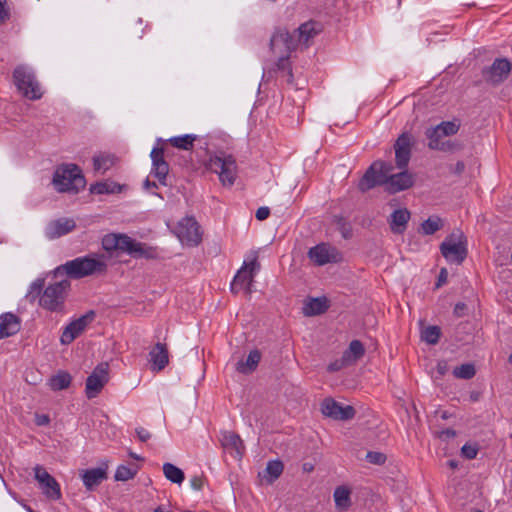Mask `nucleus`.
Masks as SVG:
<instances>
[{"instance_id": "nucleus-1", "label": "nucleus", "mask_w": 512, "mask_h": 512, "mask_svg": "<svg viewBox=\"0 0 512 512\" xmlns=\"http://www.w3.org/2000/svg\"><path fill=\"white\" fill-rule=\"evenodd\" d=\"M394 167L391 163L377 160L371 164L361 178L358 187L366 192L376 186L385 185L389 193H397L413 185L412 175L407 171L392 174Z\"/></svg>"}, {"instance_id": "nucleus-2", "label": "nucleus", "mask_w": 512, "mask_h": 512, "mask_svg": "<svg viewBox=\"0 0 512 512\" xmlns=\"http://www.w3.org/2000/svg\"><path fill=\"white\" fill-rule=\"evenodd\" d=\"M107 271V264L104 260L95 256L77 257L58 266L55 274H66L72 279H81L93 274H103Z\"/></svg>"}, {"instance_id": "nucleus-3", "label": "nucleus", "mask_w": 512, "mask_h": 512, "mask_svg": "<svg viewBox=\"0 0 512 512\" xmlns=\"http://www.w3.org/2000/svg\"><path fill=\"white\" fill-rule=\"evenodd\" d=\"M52 183L58 192L78 193L85 187L86 180L78 165L68 163L56 168Z\"/></svg>"}, {"instance_id": "nucleus-4", "label": "nucleus", "mask_w": 512, "mask_h": 512, "mask_svg": "<svg viewBox=\"0 0 512 512\" xmlns=\"http://www.w3.org/2000/svg\"><path fill=\"white\" fill-rule=\"evenodd\" d=\"M70 285L69 280H61L48 285L43 290L39 305L51 312H64L65 299Z\"/></svg>"}, {"instance_id": "nucleus-5", "label": "nucleus", "mask_w": 512, "mask_h": 512, "mask_svg": "<svg viewBox=\"0 0 512 512\" xmlns=\"http://www.w3.org/2000/svg\"><path fill=\"white\" fill-rule=\"evenodd\" d=\"M443 257L453 263L461 264L467 257V238L461 230L453 231L440 245Z\"/></svg>"}, {"instance_id": "nucleus-6", "label": "nucleus", "mask_w": 512, "mask_h": 512, "mask_svg": "<svg viewBox=\"0 0 512 512\" xmlns=\"http://www.w3.org/2000/svg\"><path fill=\"white\" fill-rule=\"evenodd\" d=\"M13 79L17 89L25 98L38 100L42 97L41 87L29 67L25 65L17 66L13 71Z\"/></svg>"}, {"instance_id": "nucleus-7", "label": "nucleus", "mask_w": 512, "mask_h": 512, "mask_svg": "<svg viewBox=\"0 0 512 512\" xmlns=\"http://www.w3.org/2000/svg\"><path fill=\"white\" fill-rule=\"evenodd\" d=\"M206 168L217 173L223 185H233L237 166L232 155H226L224 152H221L211 156L206 163Z\"/></svg>"}, {"instance_id": "nucleus-8", "label": "nucleus", "mask_w": 512, "mask_h": 512, "mask_svg": "<svg viewBox=\"0 0 512 512\" xmlns=\"http://www.w3.org/2000/svg\"><path fill=\"white\" fill-rule=\"evenodd\" d=\"M269 46L274 55L290 57L297 48L296 36L290 34L286 29L278 28L271 36Z\"/></svg>"}, {"instance_id": "nucleus-9", "label": "nucleus", "mask_w": 512, "mask_h": 512, "mask_svg": "<svg viewBox=\"0 0 512 512\" xmlns=\"http://www.w3.org/2000/svg\"><path fill=\"white\" fill-rule=\"evenodd\" d=\"M175 233L182 243L197 246L202 240L200 226L194 217H185L175 228Z\"/></svg>"}, {"instance_id": "nucleus-10", "label": "nucleus", "mask_w": 512, "mask_h": 512, "mask_svg": "<svg viewBox=\"0 0 512 512\" xmlns=\"http://www.w3.org/2000/svg\"><path fill=\"white\" fill-rule=\"evenodd\" d=\"M109 380L107 362L98 364L86 380L85 393L88 399L95 398Z\"/></svg>"}, {"instance_id": "nucleus-11", "label": "nucleus", "mask_w": 512, "mask_h": 512, "mask_svg": "<svg viewBox=\"0 0 512 512\" xmlns=\"http://www.w3.org/2000/svg\"><path fill=\"white\" fill-rule=\"evenodd\" d=\"M96 313L89 310L81 317L71 321L63 330L60 341L64 345L72 343L79 335H81L87 326L95 319Z\"/></svg>"}, {"instance_id": "nucleus-12", "label": "nucleus", "mask_w": 512, "mask_h": 512, "mask_svg": "<svg viewBox=\"0 0 512 512\" xmlns=\"http://www.w3.org/2000/svg\"><path fill=\"white\" fill-rule=\"evenodd\" d=\"M259 267L256 259L251 261L248 265L245 264L235 275L231 283V292L234 294L240 291H245L246 294L251 293V286L254 279V271Z\"/></svg>"}, {"instance_id": "nucleus-13", "label": "nucleus", "mask_w": 512, "mask_h": 512, "mask_svg": "<svg viewBox=\"0 0 512 512\" xmlns=\"http://www.w3.org/2000/svg\"><path fill=\"white\" fill-rule=\"evenodd\" d=\"M34 472L35 479L38 481L43 494L51 500L60 499L61 489L56 479L50 475L44 467L40 465H37L34 468Z\"/></svg>"}, {"instance_id": "nucleus-14", "label": "nucleus", "mask_w": 512, "mask_h": 512, "mask_svg": "<svg viewBox=\"0 0 512 512\" xmlns=\"http://www.w3.org/2000/svg\"><path fill=\"white\" fill-rule=\"evenodd\" d=\"M511 71V63L506 58H497L490 67L482 70V75L486 82L492 85H499L509 75Z\"/></svg>"}, {"instance_id": "nucleus-15", "label": "nucleus", "mask_w": 512, "mask_h": 512, "mask_svg": "<svg viewBox=\"0 0 512 512\" xmlns=\"http://www.w3.org/2000/svg\"><path fill=\"white\" fill-rule=\"evenodd\" d=\"M414 144L413 136L408 132H403L397 138L394 144L396 166L402 170L405 169L411 158V149Z\"/></svg>"}, {"instance_id": "nucleus-16", "label": "nucleus", "mask_w": 512, "mask_h": 512, "mask_svg": "<svg viewBox=\"0 0 512 512\" xmlns=\"http://www.w3.org/2000/svg\"><path fill=\"white\" fill-rule=\"evenodd\" d=\"M322 413L334 420H350L354 418L356 411L350 406H342L339 402L332 398H326L321 405Z\"/></svg>"}, {"instance_id": "nucleus-17", "label": "nucleus", "mask_w": 512, "mask_h": 512, "mask_svg": "<svg viewBox=\"0 0 512 512\" xmlns=\"http://www.w3.org/2000/svg\"><path fill=\"white\" fill-rule=\"evenodd\" d=\"M308 256L318 266H323L327 263H335L339 260L337 249L326 243H321L310 248Z\"/></svg>"}, {"instance_id": "nucleus-18", "label": "nucleus", "mask_w": 512, "mask_h": 512, "mask_svg": "<svg viewBox=\"0 0 512 512\" xmlns=\"http://www.w3.org/2000/svg\"><path fill=\"white\" fill-rule=\"evenodd\" d=\"M152 160L151 174L158 179L161 185H166V178L169 173V164L164 158V148L154 147L150 153Z\"/></svg>"}, {"instance_id": "nucleus-19", "label": "nucleus", "mask_w": 512, "mask_h": 512, "mask_svg": "<svg viewBox=\"0 0 512 512\" xmlns=\"http://www.w3.org/2000/svg\"><path fill=\"white\" fill-rule=\"evenodd\" d=\"M76 227V223L70 218H60L51 221L46 227V236L49 239H56L61 236L68 234L73 231Z\"/></svg>"}, {"instance_id": "nucleus-20", "label": "nucleus", "mask_w": 512, "mask_h": 512, "mask_svg": "<svg viewBox=\"0 0 512 512\" xmlns=\"http://www.w3.org/2000/svg\"><path fill=\"white\" fill-rule=\"evenodd\" d=\"M125 249V253L129 254L133 258L154 259L157 256L155 248L138 242L131 237H129L128 242L125 243Z\"/></svg>"}, {"instance_id": "nucleus-21", "label": "nucleus", "mask_w": 512, "mask_h": 512, "mask_svg": "<svg viewBox=\"0 0 512 512\" xmlns=\"http://www.w3.org/2000/svg\"><path fill=\"white\" fill-rule=\"evenodd\" d=\"M221 446L228 451H234L235 457L241 458L245 451V446L240 436L232 431H224L220 438Z\"/></svg>"}, {"instance_id": "nucleus-22", "label": "nucleus", "mask_w": 512, "mask_h": 512, "mask_svg": "<svg viewBox=\"0 0 512 512\" xmlns=\"http://www.w3.org/2000/svg\"><path fill=\"white\" fill-rule=\"evenodd\" d=\"M320 32V27L317 22L308 21L300 25V27L294 31L296 36L297 46L300 44L308 47L310 40H312Z\"/></svg>"}, {"instance_id": "nucleus-23", "label": "nucleus", "mask_w": 512, "mask_h": 512, "mask_svg": "<svg viewBox=\"0 0 512 512\" xmlns=\"http://www.w3.org/2000/svg\"><path fill=\"white\" fill-rule=\"evenodd\" d=\"M129 236L121 233H110L102 238V247L105 251L112 253L114 251L126 252L125 243Z\"/></svg>"}, {"instance_id": "nucleus-24", "label": "nucleus", "mask_w": 512, "mask_h": 512, "mask_svg": "<svg viewBox=\"0 0 512 512\" xmlns=\"http://www.w3.org/2000/svg\"><path fill=\"white\" fill-rule=\"evenodd\" d=\"M20 330V319L12 314L5 313L0 316V339L12 336Z\"/></svg>"}, {"instance_id": "nucleus-25", "label": "nucleus", "mask_w": 512, "mask_h": 512, "mask_svg": "<svg viewBox=\"0 0 512 512\" xmlns=\"http://www.w3.org/2000/svg\"><path fill=\"white\" fill-rule=\"evenodd\" d=\"M410 219V212L404 209L395 210L389 219L390 229L395 234H402L407 228Z\"/></svg>"}, {"instance_id": "nucleus-26", "label": "nucleus", "mask_w": 512, "mask_h": 512, "mask_svg": "<svg viewBox=\"0 0 512 512\" xmlns=\"http://www.w3.org/2000/svg\"><path fill=\"white\" fill-rule=\"evenodd\" d=\"M107 478V472L103 468H92L83 471L82 480L87 490H93Z\"/></svg>"}, {"instance_id": "nucleus-27", "label": "nucleus", "mask_w": 512, "mask_h": 512, "mask_svg": "<svg viewBox=\"0 0 512 512\" xmlns=\"http://www.w3.org/2000/svg\"><path fill=\"white\" fill-rule=\"evenodd\" d=\"M150 361L153 363L154 370H163L168 362V350L165 344L157 343L149 353Z\"/></svg>"}, {"instance_id": "nucleus-28", "label": "nucleus", "mask_w": 512, "mask_h": 512, "mask_svg": "<svg viewBox=\"0 0 512 512\" xmlns=\"http://www.w3.org/2000/svg\"><path fill=\"white\" fill-rule=\"evenodd\" d=\"M261 360V353L259 350L255 349L250 351L247 356V359L240 360L236 364V370L242 374H250L256 370L259 362Z\"/></svg>"}, {"instance_id": "nucleus-29", "label": "nucleus", "mask_w": 512, "mask_h": 512, "mask_svg": "<svg viewBox=\"0 0 512 512\" xmlns=\"http://www.w3.org/2000/svg\"><path fill=\"white\" fill-rule=\"evenodd\" d=\"M329 308V301L326 297L311 298L303 307L306 316L323 314Z\"/></svg>"}, {"instance_id": "nucleus-30", "label": "nucleus", "mask_w": 512, "mask_h": 512, "mask_svg": "<svg viewBox=\"0 0 512 512\" xmlns=\"http://www.w3.org/2000/svg\"><path fill=\"white\" fill-rule=\"evenodd\" d=\"M117 158L110 153H101L93 157V168L95 172L105 174L116 163Z\"/></svg>"}, {"instance_id": "nucleus-31", "label": "nucleus", "mask_w": 512, "mask_h": 512, "mask_svg": "<svg viewBox=\"0 0 512 512\" xmlns=\"http://www.w3.org/2000/svg\"><path fill=\"white\" fill-rule=\"evenodd\" d=\"M72 381L71 375L66 371H59L56 375L52 376L49 380V386L53 391H60L67 389Z\"/></svg>"}, {"instance_id": "nucleus-32", "label": "nucleus", "mask_w": 512, "mask_h": 512, "mask_svg": "<svg viewBox=\"0 0 512 512\" xmlns=\"http://www.w3.org/2000/svg\"><path fill=\"white\" fill-rule=\"evenodd\" d=\"M196 139V135L185 134L182 136L171 137L170 139L167 140V142L175 148L190 151L193 149L194 142Z\"/></svg>"}, {"instance_id": "nucleus-33", "label": "nucleus", "mask_w": 512, "mask_h": 512, "mask_svg": "<svg viewBox=\"0 0 512 512\" xmlns=\"http://www.w3.org/2000/svg\"><path fill=\"white\" fill-rule=\"evenodd\" d=\"M364 353L365 349L362 342L359 340H353L350 342L348 349L343 353V356L350 364H352L359 360Z\"/></svg>"}, {"instance_id": "nucleus-34", "label": "nucleus", "mask_w": 512, "mask_h": 512, "mask_svg": "<svg viewBox=\"0 0 512 512\" xmlns=\"http://www.w3.org/2000/svg\"><path fill=\"white\" fill-rule=\"evenodd\" d=\"M335 505L339 510H347L351 505L350 490L339 486L334 491Z\"/></svg>"}, {"instance_id": "nucleus-35", "label": "nucleus", "mask_w": 512, "mask_h": 512, "mask_svg": "<svg viewBox=\"0 0 512 512\" xmlns=\"http://www.w3.org/2000/svg\"><path fill=\"white\" fill-rule=\"evenodd\" d=\"M163 473L166 479L175 484H181L185 479L184 472L172 463H164Z\"/></svg>"}, {"instance_id": "nucleus-36", "label": "nucleus", "mask_w": 512, "mask_h": 512, "mask_svg": "<svg viewBox=\"0 0 512 512\" xmlns=\"http://www.w3.org/2000/svg\"><path fill=\"white\" fill-rule=\"evenodd\" d=\"M442 227V219L438 216H431L421 224V233L424 235H432Z\"/></svg>"}, {"instance_id": "nucleus-37", "label": "nucleus", "mask_w": 512, "mask_h": 512, "mask_svg": "<svg viewBox=\"0 0 512 512\" xmlns=\"http://www.w3.org/2000/svg\"><path fill=\"white\" fill-rule=\"evenodd\" d=\"M425 136L429 140L428 147L431 150H437L441 143H443L445 140V136L441 134L440 130L436 126L427 128L425 131Z\"/></svg>"}, {"instance_id": "nucleus-38", "label": "nucleus", "mask_w": 512, "mask_h": 512, "mask_svg": "<svg viewBox=\"0 0 512 512\" xmlns=\"http://www.w3.org/2000/svg\"><path fill=\"white\" fill-rule=\"evenodd\" d=\"M120 191V186L113 182H97L90 186V192L94 194H109Z\"/></svg>"}, {"instance_id": "nucleus-39", "label": "nucleus", "mask_w": 512, "mask_h": 512, "mask_svg": "<svg viewBox=\"0 0 512 512\" xmlns=\"http://www.w3.org/2000/svg\"><path fill=\"white\" fill-rule=\"evenodd\" d=\"M441 330L438 326H427L422 330L421 338L430 345H435L439 342Z\"/></svg>"}, {"instance_id": "nucleus-40", "label": "nucleus", "mask_w": 512, "mask_h": 512, "mask_svg": "<svg viewBox=\"0 0 512 512\" xmlns=\"http://www.w3.org/2000/svg\"><path fill=\"white\" fill-rule=\"evenodd\" d=\"M278 61L276 63L277 70L282 73V76L286 78V82L289 84L293 83V73L289 62L290 57L277 56Z\"/></svg>"}, {"instance_id": "nucleus-41", "label": "nucleus", "mask_w": 512, "mask_h": 512, "mask_svg": "<svg viewBox=\"0 0 512 512\" xmlns=\"http://www.w3.org/2000/svg\"><path fill=\"white\" fill-rule=\"evenodd\" d=\"M476 374L475 365L472 363L462 364L458 367H455L453 370V375L458 379L469 380L473 378Z\"/></svg>"}, {"instance_id": "nucleus-42", "label": "nucleus", "mask_w": 512, "mask_h": 512, "mask_svg": "<svg viewBox=\"0 0 512 512\" xmlns=\"http://www.w3.org/2000/svg\"><path fill=\"white\" fill-rule=\"evenodd\" d=\"M284 469V465L280 460H272L267 463L266 473L269 475V482L272 483L280 477Z\"/></svg>"}, {"instance_id": "nucleus-43", "label": "nucleus", "mask_w": 512, "mask_h": 512, "mask_svg": "<svg viewBox=\"0 0 512 512\" xmlns=\"http://www.w3.org/2000/svg\"><path fill=\"white\" fill-rule=\"evenodd\" d=\"M45 280L43 278L36 279L29 288V291L26 295V298L29 299L31 302L36 300L37 298L40 299L43 290L45 289Z\"/></svg>"}, {"instance_id": "nucleus-44", "label": "nucleus", "mask_w": 512, "mask_h": 512, "mask_svg": "<svg viewBox=\"0 0 512 512\" xmlns=\"http://www.w3.org/2000/svg\"><path fill=\"white\" fill-rule=\"evenodd\" d=\"M136 473H137L136 468H132V467L126 466V465H120L116 469L114 479L116 481H127L130 479H133L135 477Z\"/></svg>"}, {"instance_id": "nucleus-45", "label": "nucleus", "mask_w": 512, "mask_h": 512, "mask_svg": "<svg viewBox=\"0 0 512 512\" xmlns=\"http://www.w3.org/2000/svg\"><path fill=\"white\" fill-rule=\"evenodd\" d=\"M441 134L445 137L455 135L460 128V125L454 121H443L436 126Z\"/></svg>"}, {"instance_id": "nucleus-46", "label": "nucleus", "mask_w": 512, "mask_h": 512, "mask_svg": "<svg viewBox=\"0 0 512 512\" xmlns=\"http://www.w3.org/2000/svg\"><path fill=\"white\" fill-rule=\"evenodd\" d=\"M463 149V143L458 140H444L443 143L438 147V151L443 152H458Z\"/></svg>"}, {"instance_id": "nucleus-47", "label": "nucleus", "mask_w": 512, "mask_h": 512, "mask_svg": "<svg viewBox=\"0 0 512 512\" xmlns=\"http://www.w3.org/2000/svg\"><path fill=\"white\" fill-rule=\"evenodd\" d=\"M366 460L375 465H382L386 461V455L382 452L369 451L366 454Z\"/></svg>"}, {"instance_id": "nucleus-48", "label": "nucleus", "mask_w": 512, "mask_h": 512, "mask_svg": "<svg viewBox=\"0 0 512 512\" xmlns=\"http://www.w3.org/2000/svg\"><path fill=\"white\" fill-rule=\"evenodd\" d=\"M11 19V9L7 4V0H0V26L4 25Z\"/></svg>"}, {"instance_id": "nucleus-49", "label": "nucleus", "mask_w": 512, "mask_h": 512, "mask_svg": "<svg viewBox=\"0 0 512 512\" xmlns=\"http://www.w3.org/2000/svg\"><path fill=\"white\" fill-rule=\"evenodd\" d=\"M461 453L465 458L469 460L474 459L478 454V447L476 445H470L466 443L462 446Z\"/></svg>"}, {"instance_id": "nucleus-50", "label": "nucleus", "mask_w": 512, "mask_h": 512, "mask_svg": "<svg viewBox=\"0 0 512 512\" xmlns=\"http://www.w3.org/2000/svg\"><path fill=\"white\" fill-rule=\"evenodd\" d=\"M347 365H350L347 359L342 355L341 359H337L334 362H331L328 365V371L330 372H336L341 370L342 368L346 367Z\"/></svg>"}, {"instance_id": "nucleus-51", "label": "nucleus", "mask_w": 512, "mask_h": 512, "mask_svg": "<svg viewBox=\"0 0 512 512\" xmlns=\"http://www.w3.org/2000/svg\"><path fill=\"white\" fill-rule=\"evenodd\" d=\"M190 484H191V487L194 489V490H201L203 488V485H204V477L203 476H199V475H195L193 476L191 479H190Z\"/></svg>"}, {"instance_id": "nucleus-52", "label": "nucleus", "mask_w": 512, "mask_h": 512, "mask_svg": "<svg viewBox=\"0 0 512 512\" xmlns=\"http://www.w3.org/2000/svg\"><path fill=\"white\" fill-rule=\"evenodd\" d=\"M135 433L141 442H146L151 438V434L143 427L136 428Z\"/></svg>"}, {"instance_id": "nucleus-53", "label": "nucleus", "mask_w": 512, "mask_h": 512, "mask_svg": "<svg viewBox=\"0 0 512 512\" xmlns=\"http://www.w3.org/2000/svg\"><path fill=\"white\" fill-rule=\"evenodd\" d=\"M270 215V209L268 207H260L257 209L256 211V218L259 220V221H263L265 219H267Z\"/></svg>"}, {"instance_id": "nucleus-54", "label": "nucleus", "mask_w": 512, "mask_h": 512, "mask_svg": "<svg viewBox=\"0 0 512 512\" xmlns=\"http://www.w3.org/2000/svg\"><path fill=\"white\" fill-rule=\"evenodd\" d=\"M448 272L446 268H442L439 272L438 279L436 282V288L441 287L447 282Z\"/></svg>"}, {"instance_id": "nucleus-55", "label": "nucleus", "mask_w": 512, "mask_h": 512, "mask_svg": "<svg viewBox=\"0 0 512 512\" xmlns=\"http://www.w3.org/2000/svg\"><path fill=\"white\" fill-rule=\"evenodd\" d=\"M467 310V305L463 302H459L454 307V315L456 317H463L465 315V311Z\"/></svg>"}, {"instance_id": "nucleus-56", "label": "nucleus", "mask_w": 512, "mask_h": 512, "mask_svg": "<svg viewBox=\"0 0 512 512\" xmlns=\"http://www.w3.org/2000/svg\"><path fill=\"white\" fill-rule=\"evenodd\" d=\"M35 423L38 426L48 425L50 423V418L46 414H36V416H35Z\"/></svg>"}, {"instance_id": "nucleus-57", "label": "nucleus", "mask_w": 512, "mask_h": 512, "mask_svg": "<svg viewBox=\"0 0 512 512\" xmlns=\"http://www.w3.org/2000/svg\"><path fill=\"white\" fill-rule=\"evenodd\" d=\"M455 436H456V431L451 428H447L439 433L440 438H453Z\"/></svg>"}, {"instance_id": "nucleus-58", "label": "nucleus", "mask_w": 512, "mask_h": 512, "mask_svg": "<svg viewBox=\"0 0 512 512\" xmlns=\"http://www.w3.org/2000/svg\"><path fill=\"white\" fill-rule=\"evenodd\" d=\"M464 170H465V164H464V162H463V161H458V162L455 164V166H454V168H453L452 172H453L454 174L460 175V174H462V173L464 172Z\"/></svg>"}, {"instance_id": "nucleus-59", "label": "nucleus", "mask_w": 512, "mask_h": 512, "mask_svg": "<svg viewBox=\"0 0 512 512\" xmlns=\"http://www.w3.org/2000/svg\"><path fill=\"white\" fill-rule=\"evenodd\" d=\"M437 371L440 375H444L447 371V364L446 362H439L437 365Z\"/></svg>"}, {"instance_id": "nucleus-60", "label": "nucleus", "mask_w": 512, "mask_h": 512, "mask_svg": "<svg viewBox=\"0 0 512 512\" xmlns=\"http://www.w3.org/2000/svg\"><path fill=\"white\" fill-rule=\"evenodd\" d=\"M143 186L146 190L157 188V184L155 182H151L148 178L144 181Z\"/></svg>"}, {"instance_id": "nucleus-61", "label": "nucleus", "mask_w": 512, "mask_h": 512, "mask_svg": "<svg viewBox=\"0 0 512 512\" xmlns=\"http://www.w3.org/2000/svg\"><path fill=\"white\" fill-rule=\"evenodd\" d=\"M342 235L345 239H348L351 237V229L343 226L342 228Z\"/></svg>"}, {"instance_id": "nucleus-62", "label": "nucleus", "mask_w": 512, "mask_h": 512, "mask_svg": "<svg viewBox=\"0 0 512 512\" xmlns=\"http://www.w3.org/2000/svg\"><path fill=\"white\" fill-rule=\"evenodd\" d=\"M447 465L451 468V469H456L458 468V461L452 459V460H449L447 462Z\"/></svg>"}, {"instance_id": "nucleus-63", "label": "nucleus", "mask_w": 512, "mask_h": 512, "mask_svg": "<svg viewBox=\"0 0 512 512\" xmlns=\"http://www.w3.org/2000/svg\"><path fill=\"white\" fill-rule=\"evenodd\" d=\"M313 469H314V467H313L312 464H310V463H304L303 464V470L305 472H311V471H313Z\"/></svg>"}, {"instance_id": "nucleus-64", "label": "nucleus", "mask_w": 512, "mask_h": 512, "mask_svg": "<svg viewBox=\"0 0 512 512\" xmlns=\"http://www.w3.org/2000/svg\"><path fill=\"white\" fill-rule=\"evenodd\" d=\"M153 512H171L169 509H167L165 506L160 505L154 509Z\"/></svg>"}]
</instances>
